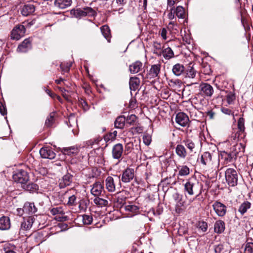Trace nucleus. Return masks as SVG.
<instances>
[{"label": "nucleus", "mask_w": 253, "mask_h": 253, "mask_svg": "<svg viewBox=\"0 0 253 253\" xmlns=\"http://www.w3.org/2000/svg\"><path fill=\"white\" fill-rule=\"evenodd\" d=\"M180 168H178L179 169V175L181 176H185L187 175L190 173L189 168L186 166H182L180 167Z\"/></svg>", "instance_id": "obj_43"}, {"label": "nucleus", "mask_w": 253, "mask_h": 253, "mask_svg": "<svg viewBox=\"0 0 253 253\" xmlns=\"http://www.w3.org/2000/svg\"><path fill=\"white\" fill-rule=\"evenodd\" d=\"M105 186L107 190L110 192H113L116 190L115 180L111 176H108L105 179Z\"/></svg>", "instance_id": "obj_18"}, {"label": "nucleus", "mask_w": 253, "mask_h": 253, "mask_svg": "<svg viewBox=\"0 0 253 253\" xmlns=\"http://www.w3.org/2000/svg\"><path fill=\"white\" fill-rule=\"evenodd\" d=\"M45 91L52 98H55V96H56V94L52 93L49 89L46 90Z\"/></svg>", "instance_id": "obj_63"}, {"label": "nucleus", "mask_w": 253, "mask_h": 253, "mask_svg": "<svg viewBox=\"0 0 253 253\" xmlns=\"http://www.w3.org/2000/svg\"><path fill=\"white\" fill-rule=\"evenodd\" d=\"M177 0H167L168 6L173 8V6Z\"/></svg>", "instance_id": "obj_60"}, {"label": "nucleus", "mask_w": 253, "mask_h": 253, "mask_svg": "<svg viewBox=\"0 0 253 253\" xmlns=\"http://www.w3.org/2000/svg\"><path fill=\"white\" fill-rule=\"evenodd\" d=\"M71 63H62L60 64V68L62 70V72L63 73L68 72L70 70V68L71 66Z\"/></svg>", "instance_id": "obj_47"}, {"label": "nucleus", "mask_w": 253, "mask_h": 253, "mask_svg": "<svg viewBox=\"0 0 253 253\" xmlns=\"http://www.w3.org/2000/svg\"><path fill=\"white\" fill-rule=\"evenodd\" d=\"M244 253H253V242H247L245 244Z\"/></svg>", "instance_id": "obj_44"}, {"label": "nucleus", "mask_w": 253, "mask_h": 253, "mask_svg": "<svg viewBox=\"0 0 253 253\" xmlns=\"http://www.w3.org/2000/svg\"><path fill=\"white\" fill-rule=\"evenodd\" d=\"M185 70L184 66L180 63L175 64L172 69V73L176 76H179L182 75Z\"/></svg>", "instance_id": "obj_27"}, {"label": "nucleus", "mask_w": 253, "mask_h": 253, "mask_svg": "<svg viewBox=\"0 0 253 253\" xmlns=\"http://www.w3.org/2000/svg\"><path fill=\"white\" fill-rule=\"evenodd\" d=\"M173 10V8H171L170 10V12L168 15V18L170 20H173V19H174V17H174L175 12L174 11L173 12H172Z\"/></svg>", "instance_id": "obj_61"}, {"label": "nucleus", "mask_w": 253, "mask_h": 253, "mask_svg": "<svg viewBox=\"0 0 253 253\" xmlns=\"http://www.w3.org/2000/svg\"><path fill=\"white\" fill-rule=\"evenodd\" d=\"M101 140V138L100 137L94 138L87 141L86 144L88 146H92L95 144H98Z\"/></svg>", "instance_id": "obj_52"}, {"label": "nucleus", "mask_w": 253, "mask_h": 253, "mask_svg": "<svg viewBox=\"0 0 253 253\" xmlns=\"http://www.w3.org/2000/svg\"><path fill=\"white\" fill-rule=\"evenodd\" d=\"M200 89L202 93L208 97H211L213 93V88L208 83H203L200 85Z\"/></svg>", "instance_id": "obj_14"}, {"label": "nucleus", "mask_w": 253, "mask_h": 253, "mask_svg": "<svg viewBox=\"0 0 253 253\" xmlns=\"http://www.w3.org/2000/svg\"><path fill=\"white\" fill-rule=\"evenodd\" d=\"M124 208L126 211H129L132 213V215L137 213L139 211V208L134 205L129 204L126 205ZM131 216V215H130Z\"/></svg>", "instance_id": "obj_35"}, {"label": "nucleus", "mask_w": 253, "mask_h": 253, "mask_svg": "<svg viewBox=\"0 0 253 253\" xmlns=\"http://www.w3.org/2000/svg\"><path fill=\"white\" fill-rule=\"evenodd\" d=\"M203 185L196 178L189 179L184 184V191L189 195L197 194L199 196L202 192Z\"/></svg>", "instance_id": "obj_1"}, {"label": "nucleus", "mask_w": 253, "mask_h": 253, "mask_svg": "<svg viewBox=\"0 0 253 253\" xmlns=\"http://www.w3.org/2000/svg\"><path fill=\"white\" fill-rule=\"evenodd\" d=\"M94 203L100 207L105 206L108 205V201L96 197L93 200Z\"/></svg>", "instance_id": "obj_42"}, {"label": "nucleus", "mask_w": 253, "mask_h": 253, "mask_svg": "<svg viewBox=\"0 0 253 253\" xmlns=\"http://www.w3.org/2000/svg\"><path fill=\"white\" fill-rule=\"evenodd\" d=\"M50 213L53 215L57 214H63L64 213L62 208L61 207H56L52 208L50 210Z\"/></svg>", "instance_id": "obj_48"}, {"label": "nucleus", "mask_w": 253, "mask_h": 253, "mask_svg": "<svg viewBox=\"0 0 253 253\" xmlns=\"http://www.w3.org/2000/svg\"><path fill=\"white\" fill-rule=\"evenodd\" d=\"M0 113L3 116L6 114V110L5 106L1 102H0Z\"/></svg>", "instance_id": "obj_58"}, {"label": "nucleus", "mask_w": 253, "mask_h": 253, "mask_svg": "<svg viewBox=\"0 0 253 253\" xmlns=\"http://www.w3.org/2000/svg\"><path fill=\"white\" fill-rule=\"evenodd\" d=\"M245 119L243 117H240L238 120L237 127L239 131L243 133L245 130Z\"/></svg>", "instance_id": "obj_40"}, {"label": "nucleus", "mask_w": 253, "mask_h": 253, "mask_svg": "<svg viewBox=\"0 0 253 253\" xmlns=\"http://www.w3.org/2000/svg\"><path fill=\"white\" fill-rule=\"evenodd\" d=\"M239 134L236 133L235 134H232L230 137L231 141L234 140V141L233 142V143H236L237 140H238Z\"/></svg>", "instance_id": "obj_62"}, {"label": "nucleus", "mask_w": 253, "mask_h": 253, "mask_svg": "<svg viewBox=\"0 0 253 253\" xmlns=\"http://www.w3.org/2000/svg\"><path fill=\"white\" fill-rule=\"evenodd\" d=\"M226 182L230 186H234L237 184L238 175L237 171L234 169L229 168L225 172Z\"/></svg>", "instance_id": "obj_3"}, {"label": "nucleus", "mask_w": 253, "mask_h": 253, "mask_svg": "<svg viewBox=\"0 0 253 253\" xmlns=\"http://www.w3.org/2000/svg\"><path fill=\"white\" fill-rule=\"evenodd\" d=\"M223 250V247L222 245L219 244L218 245L215 246L214 248V250L215 253H220Z\"/></svg>", "instance_id": "obj_57"}, {"label": "nucleus", "mask_w": 253, "mask_h": 253, "mask_svg": "<svg viewBox=\"0 0 253 253\" xmlns=\"http://www.w3.org/2000/svg\"><path fill=\"white\" fill-rule=\"evenodd\" d=\"M100 30L104 37L108 42H110L111 36L109 26L106 25H103L101 27Z\"/></svg>", "instance_id": "obj_31"}, {"label": "nucleus", "mask_w": 253, "mask_h": 253, "mask_svg": "<svg viewBox=\"0 0 253 253\" xmlns=\"http://www.w3.org/2000/svg\"><path fill=\"white\" fill-rule=\"evenodd\" d=\"M79 102L80 105L82 106V107L84 111H86L89 109L88 105L87 104L86 101L84 100V99L81 98L79 99Z\"/></svg>", "instance_id": "obj_51"}, {"label": "nucleus", "mask_w": 253, "mask_h": 253, "mask_svg": "<svg viewBox=\"0 0 253 253\" xmlns=\"http://www.w3.org/2000/svg\"><path fill=\"white\" fill-rule=\"evenodd\" d=\"M123 150V146L122 144L118 143L115 145L112 151L113 158L115 159H120L122 157Z\"/></svg>", "instance_id": "obj_11"}, {"label": "nucleus", "mask_w": 253, "mask_h": 253, "mask_svg": "<svg viewBox=\"0 0 253 253\" xmlns=\"http://www.w3.org/2000/svg\"><path fill=\"white\" fill-rule=\"evenodd\" d=\"M24 209L29 213H34L37 211V209L34 203L26 202L24 204Z\"/></svg>", "instance_id": "obj_33"}, {"label": "nucleus", "mask_w": 253, "mask_h": 253, "mask_svg": "<svg viewBox=\"0 0 253 253\" xmlns=\"http://www.w3.org/2000/svg\"><path fill=\"white\" fill-rule=\"evenodd\" d=\"M235 99L234 93L230 92L226 96V100L228 104H231Z\"/></svg>", "instance_id": "obj_54"}, {"label": "nucleus", "mask_w": 253, "mask_h": 253, "mask_svg": "<svg viewBox=\"0 0 253 253\" xmlns=\"http://www.w3.org/2000/svg\"><path fill=\"white\" fill-rule=\"evenodd\" d=\"M212 207L215 213L219 216L222 217L225 215L227 211V207L223 204L216 201L213 204Z\"/></svg>", "instance_id": "obj_7"}, {"label": "nucleus", "mask_w": 253, "mask_h": 253, "mask_svg": "<svg viewBox=\"0 0 253 253\" xmlns=\"http://www.w3.org/2000/svg\"><path fill=\"white\" fill-rule=\"evenodd\" d=\"M163 55L166 59H170L173 57L174 53L171 48L168 47L163 49Z\"/></svg>", "instance_id": "obj_34"}, {"label": "nucleus", "mask_w": 253, "mask_h": 253, "mask_svg": "<svg viewBox=\"0 0 253 253\" xmlns=\"http://www.w3.org/2000/svg\"><path fill=\"white\" fill-rule=\"evenodd\" d=\"M126 117L124 116H118L114 122L115 127L119 129L124 128L126 124Z\"/></svg>", "instance_id": "obj_26"}, {"label": "nucleus", "mask_w": 253, "mask_h": 253, "mask_svg": "<svg viewBox=\"0 0 253 253\" xmlns=\"http://www.w3.org/2000/svg\"><path fill=\"white\" fill-rule=\"evenodd\" d=\"M76 203V197L75 195H73L68 198V201L67 204L69 206L75 205Z\"/></svg>", "instance_id": "obj_53"}, {"label": "nucleus", "mask_w": 253, "mask_h": 253, "mask_svg": "<svg viewBox=\"0 0 253 253\" xmlns=\"http://www.w3.org/2000/svg\"><path fill=\"white\" fill-rule=\"evenodd\" d=\"M175 153L180 158L182 159H184L187 155V153L184 146L182 144H178L176 146Z\"/></svg>", "instance_id": "obj_21"}, {"label": "nucleus", "mask_w": 253, "mask_h": 253, "mask_svg": "<svg viewBox=\"0 0 253 253\" xmlns=\"http://www.w3.org/2000/svg\"><path fill=\"white\" fill-rule=\"evenodd\" d=\"M21 187L31 193L35 192L39 189V186L37 184L29 182V181L28 182H26Z\"/></svg>", "instance_id": "obj_17"}, {"label": "nucleus", "mask_w": 253, "mask_h": 253, "mask_svg": "<svg viewBox=\"0 0 253 253\" xmlns=\"http://www.w3.org/2000/svg\"><path fill=\"white\" fill-rule=\"evenodd\" d=\"M161 66L160 64H155L151 66L149 70L150 78H154L158 76L160 71Z\"/></svg>", "instance_id": "obj_29"}, {"label": "nucleus", "mask_w": 253, "mask_h": 253, "mask_svg": "<svg viewBox=\"0 0 253 253\" xmlns=\"http://www.w3.org/2000/svg\"><path fill=\"white\" fill-rule=\"evenodd\" d=\"M72 0H55L54 5L60 9H65L72 4Z\"/></svg>", "instance_id": "obj_22"}, {"label": "nucleus", "mask_w": 253, "mask_h": 253, "mask_svg": "<svg viewBox=\"0 0 253 253\" xmlns=\"http://www.w3.org/2000/svg\"><path fill=\"white\" fill-rule=\"evenodd\" d=\"M83 221L84 224H90L92 221V217L89 215L84 214L83 216Z\"/></svg>", "instance_id": "obj_49"}, {"label": "nucleus", "mask_w": 253, "mask_h": 253, "mask_svg": "<svg viewBox=\"0 0 253 253\" xmlns=\"http://www.w3.org/2000/svg\"><path fill=\"white\" fill-rule=\"evenodd\" d=\"M133 144L132 142L127 143L125 146V153H129L133 149Z\"/></svg>", "instance_id": "obj_55"}, {"label": "nucleus", "mask_w": 253, "mask_h": 253, "mask_svg": "<svg viewBox=\"0 0 253 253\" xmlns=\"http://www.w3.org/2000/svg\"><path fill=\"white\" fill-rule=\"evenodd\" d=\"M35 10V6L31 3L25 4L22 10L21 13L23 16H28L32 14Z\"/></svg>", "instance_id": "obj_19"}, {"label": "nucleus", "mask_w": 253, "mask_h": 253, "mask_svg": "<svg viewBox=\"0 0 253 253\" xmlns=\"http://www.w3.org/2000/svg\"><path fill=\"white\" fill-rule=\"evenodd\" d=\"M10 219L7 216H3L0 218V229L2 230H7L10 228Z\"/></svg>", "instance_id": "obj_24"}, {"label": "nucleus", "mask_w": 253, "mask_h": 253, "mask_svg": "<svg viewBox=\"0 0 253 253\" xmlns=\"http://www.w3.org/2000/svg\"><path fill=\"white\" fill-rule=\"evenodd\" d=\"M167 30L166 29V28H163L161 30V35L164 40L167 39Z\"/></svg>", "instance_id": "obj_59"}, {"label": "nucleus", "mask_w": 253, "mask_h": 253, "mask_svg": "<svg viewBox=\"0 0 253 253\" xmlns=\"http://www.w3.org/2000/svg\"><path fill=\"white\" fill-rule=\"evenodd\" d=\"M245 145L243 143H236L234 145L232 151L237 152V155L240 152H244L245 151Z\"/></svg>", "instance_id": "obj_37"}, {"label": "nucleus", "mask_w": 253, "mask_h": 253, "mask_svg": "<svg viewBox=\"0 0 253 253\" xmlns=\"http://www.w3.org/2000/svg\"><path fill=\"white\" fill-rule=\"evenodd\" d=\"M142 63L140 61H136L129 65V69L131 74H136L139 72L142 68Z\"/></svg>", "instance_id": "obj_28"}, {"label": "nucleus", "mask_w": 253, "mask_h": 253, "mask_svg": "<svg viewBox=\"0 0 253 253\" xmlns=\"http://www.w3.org/2000/svg\"><path fill=\"white\" fill-rule=\"evenodd\" d=\"M62 152L64 155H67L70 156H73L76 155L78 153L79 149L76 146L64 147L62 148Z\"/></svg>", "instance_id": "obj_20"}, {"label": "nucleus", "mask_w": 253, "mask_h": 253, "mask_svg": "<svg viewBox=\"0 0 253 253\" xmlns=\"http://www.w3.org/2000/svg\"><path fill=\"white\" fill-rule=\"evenodd\" d=\"M212 155L209 152H205L201 156L200 162L204 166L211 164Z\"/></svg>", "instance_id": "obj_16"}, {"label": "nucleus", "mask_w": 253, "mask_h": 253, "mask_svg": "<svg viewBox=\"0 0 253 253\" xmlns=\"http://www.w3.org/2000/svg\"><path fill=\"white\" fill-rule=\"evenodd\" d=\"M251 204L250 202L245 201L239 206L238 211L241 214L243 215L248 210L251 208Z\"/></svg>", "instance_id": "obj_32"}, {"label": "nucleus", "mask_w": 253, "mask_h": 253, "mask_svg": "<svg viewBox=\"0 0 253 253\" xmlns=\"http://www.w3.org/2000/svg\"><path fill=\"white\" fill-rule=\"evenodd\" d=\"M40 153L41 157L44 159H53L56 154L49 147H44L41 149Z\"/></svg>", "instance_id": "obj_8"}, {"label": "nucleus", "mask_w": 253, "mask_h": 253, "mask_svg": "<svg viewBox=\"0 0 253 253\" xmlns=\"http://www.w3.org/2000/svg\"><path fill=\"white\" fill-rule=\"evenodd\" d=\"M154 53L156 54L157 55L159 56H161L162 55H163V50L162 49H161V50H154Z\"/></svg>", "instance_id": "obj_64"}, {"label": "nucleus", "mask_w": 253, "mask_h": 253, "mask_svg": "<svg viewBox=\"0 0 253 253\" xmlns=\"http://www.w3.org/2000/svg\"><path fill=\"white\" fill-rule=\"evenodd\" d=\"M26 29L21 24L15 26L11 31V38L13 40H18L24 35Z\"/></svg>", "instance_id": "obj_5"}, {"label": "nucleus", "mask_w": 253, "mask_h": 253, "mask_svg": "<svg viewBox=\"0 0 253 253\" xmlns=\"http://www.w3.org/2000/svg\"><path fill=\"white\" fill-rule=\"evenodd\" d=\"M174 12L178 18L182 19L185 18V9L182 6H178L174 10Z\"/></svg>", "instance_id": "obj_38"}, {"label": "nucleus", "mask_w": 253, "mask_h": 253, "mask_svg": "<svg viewBox=\"0 0 253 253\" xmlns=\"http://www.w3.org/2000/svg\"><path fill=\"white\" fill-rule=\"evenodd\" d=\"M71 13L76 18H80L84 16H94L96 14L95 11L90 7H85L83 8H77L72 10Z\"/></svg>", "instance_id": "obj_2"}, {"label": "nucleus", "mask_w": 253, "mask_h": 253, "mask_svg": "<svg viewBox=\"0 0 253 253\" xmlns=\"http://www.w3.org/2000/svg\"><path fill=\"white\" fill-rule=\"evenodd\" d=\"M153 47L154 50H161L162 48H165V46H162L160 42H155L153 43Z\"/></svg>", "instance_id": "obj_56"}, {"label": "nucleus", "mask_w": 253, "mask_h": 253, "mask_svg": "<svg viewBox=\"0 0 253 253\" xmlns=\"http://www.w3.org/2000/svg\"><path fill=\"white\" fill-rule=\"evenodd\" d=\"M196 74V71L193 68H190L186 71V78L193 79L195 77Z\"/></svg>", "instance_id": "obj_45"}, {"label": "nucleus", "mask_w": 253, "mask_h": 253, "mask_svg": "<svg viewBox=\"0 0 253 253\" xmlns=\"http://www.w3.org/2000/svg\"><path fill=\"white\" fill-rule=\"evenodd\" d=\"M137 119V117L135 115L133 114L127 116V117L126 118V125H128L129 126L134 125Z\"/></svg>", "instance_id": "obj_39"}, {"label": "nucleus", "mask_w": 253, "mask_h": 253, "mask_svg": "<svg viewBox=\"0 0 253 253\" xmlns=\"http://www.w3.org/2000/svg\"><path fill=\"white\" fill-rule=\"evenodd\" d=\"M13 179L15 182L20 183L22 187L26 182L29 181V176L27 171L20 169L13 174Z\"/></svg>", "instance_id": "obj_4"}, {"label": "nucleus", "mask_w": 253, "mask_h": 253, "mask_svg": "<svg viewBox=\"0 0 253 253\" xmlns=\"http://www.w3.org/2000/svg\"><path fill=\"white\" fill-rule=\"evenodd\" d=\"M198 227L202 232H205L207 230L208 224L205 221H199L198 223Z\"/></svg>", "instance_id": "obj_50"}, {"label": "nucleus", "mask_w": 253, "mask_h": 253, "mask_svg": "<svg viewBox=\"0 0 253 253\" xmlns=\"http://www.w3.org/2000/svg\"><path fill=\"white\" fill-rule=\"evenodd\" d=\"M225 223L221 220H217L214 224V231L217 234L223 233L225 230Z\"/></svg>", "instance_id": "obj_25"}, {"label": "nucleus", "mask_w": 253, "mask_h": 253, "mask_svg": "<svg viewBox=\"0 0 253 253\" xmlns=\"http://www.w3.org/2000/svg\"><path fill=\"white\" fill-rule=\"evenodd\" d=\"M32 44L30 39L24 40L23 42L18 45L17 50L18 52H26L31 49Z\"/></svg>", "instance_id": "obj_15"}, {"label": "nucleus", "mask_w": 253, "mask_h": 253, "mask_svg": "<svg viewBox=\"0 0 253 253\" xmlns=\"http://www.w3.org/2000/svg\"><path fill=\"white\" fill-rule=\"evenodd\" d=\"M237 156V152L231 151L230 153L223 151L221 153L220 157L222 160L224 161V162L227 164L229 162H231L233 159H236Z\"/></svg>", "instance_id": "obj_13"}, {"label": "nucleus", "mask_w": 253, "mask_h": 253, "mask_svg": "<svg viewBox=\"0 0 253 253\" xmlns=\"http://www.w3.org/2000/svg\"><path fill=\"white\" fill-rule=\"evenodd\" d=\"M134 177V169L127 168L123 171L121 176V180L124 183H128L133 179Z\"/></svg>", "instance_id": "obj_6"}, {"label": "nucleus", "mask_w": 253, "mask_h": 253, "mask_svg": "<svg viewBox=\"0 0 253 253\" xmlns=\"http://www.w3.org/2000/svg\"><path fill=\"white\" fill-rule=\"evenodd\" d=\"M139 79L137 77H131L129 80V88L131 90L135 91L138 88Z\"/></svg>", "instance_id": "obj_30"}, {"label": "nucleus", "mask_w": 253, "mask_h": 253, "mask_svg": "<svg viewBox=\"0 0 253 253\" xmlns=\"http://www.w3.org/2000/svg\"><path fill=\"white\" fill-rule=\"evenodd\" d=\"M103 190V184L100 181H97L93 184L91 193L95 197H99L101 195Z\"/></svg>", "instance_id": "obj_9"}, {"label": "nucleus", "mask_w": 253, "mask_h": 253, "mask_svg": "<svg viewBox=\"0 0 253 253\" xmlns=\"http://www.w3.org/2000/svg\"><path fill=\"white\" fill-rule=\"evenodd\" d=\"M35 221L34 216H30L23 218V221L21 223V229L23 230H30Z\"/></svg>", "instance_id": "obj_12"}, {"label": "nucleus", "mask_w": 253, "mask_h": 253, "mask_svg": "<svg viewBox=\"0 0 253 253\" xmlns=\"http://www.w3.org/2000/svg\"><path fill=\"white\" fill-rule=\"evenodd\" d=\"M73 179V175L71 174L67 173L66 174L64 175L59 183V185L61 188L65 187L67 186H69L72 182Z\"/></svg>", "instance_id": "obj_23"}, {"label": "nucleus", "mask_w": 253, "mask_h": 253, "mask_svg": "<svg viewBox=\"0 0 253 253\" xmlns=\"http://www.w3.org/2000/svg\"><path fill=\"white\" fill-rule=\"evenodd\" d=\"M176 123L182 126H185L188 124L189 119L188 116L183 112L178 113L175 118Z\"/></svg>", "instance_id": "obj_10"}, {"label": "nucleus", "mask_w": 253, "mask_h": 253, "mask_svg": "<svg viewBox=\"0 0 253 253\" xmlns=\"http://www.w3.org/2000/svg\"><path fill=\"white\" fill-rule=\"evenodd\" d=\"M182 143L187 147L190 152L193 151L195 145L192 140L187 139L183 140Z\"/></svg>", "instance_id": "obj_41"}, {"label": "nucleus", "mask_w": 253, "mask_h": 253, "mask_svg": "<svg viewBox=\"0 0 253 253\" xmlns=\"http://www.w3.org/2000/svg\"><path fill=\"white\" fill-rule=\"evenodd\" d=\"M55 112H51L50 113L49 116L47 117L45 122V125L46 126L50 127L53 125L55 121Z\"/></svg>", "instance_id": "obj_36"}, {"label": "nucleus", "mask_w": 253, "mask_h": 253, "mask_svg": "<svg viewBox=\"0 0 253 253\" xmlns=\"http://www.w3.org/2000/svg\"><path fill=\"white\" fill-rule=\"evenodd\" d=\"M221 111L224 114L228 115H232L233 116V120H234V122L236 121L234 112L230 109L226 107H222L221 108Z\"/></svg>", "instance_id": "obj_46"}]
</instances>
